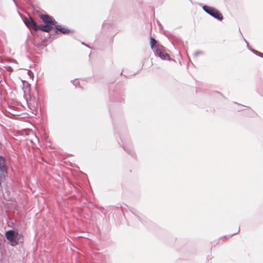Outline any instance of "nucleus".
I'll return each mask as SVG.
<instances>
[{
    "label": "nucleus",
    "mask_w": 263,
    "mask_h": 263,
    "mask_svg": "<svg viewBox=\"0 0 263 263\" xmlns=\"http://www.w3.org/2000/svg\"><path fill=\"white\" fill-rule=\"evenodd\" d=\"M156 41L153 38L151 39V47L154 51L155 54L160 58L162 60L166 59H170V55L167 53L164 52L163 47L161 46L156 45Z\"/></svg>",
    "instance_id": "nucleus-1"
},
{
    "label": "nucleus",
    "mask_w": 263,
    "mask_h": 263,
    "mask_svg": "<svg viewBox=\"0 0 263 263\" xmlns=\"http://www.w3.org/2000/svg\"><path fill=\"white\" fill-rule=\"evenodd\" d=\"M73 85H74L76 86V87H77V85L79 84V82L78 80H75L73 81Z\"/></svg>",
    "instance_id": "nucleus-10"
},
{
    "label": "nucleus",
    "mask_w": 263,
    "mask_h": 263,
    "mask_svg": "<svg viewBox=\"0 0 263 263\" xmlns=\"http://www.w3.org/2000/svg\"><path fill=\"white\" fill-rule=\"evenodd\" d=\"M51 27L48 25L46 24L45 25H41L40 26H38L37 27V30H40L45 32H48L51 30Z\"/></svg>",
    "instance_id": "nucleus-8"
},
{
    "label": "nucleus",
    "mask_w": 263,
    "mask_h": 263,
    "mask_svg": "<svg viewBox=\"0 0 263 263\" xmlns=\"http://www.w3.org/2000/svg\"><path fill=\"white\" fill-rule=\"evenodd\" d=\"M245 42L247 44V45H248V43L247 42V41L246 40H245Z\"/></svg>",
    "instance_id": "nucleus-13"
},
{
    "label": "nucleus",
    "mask_w": 263,
    "mask_h": 263,
    "mask_svg": "<svg viewBox=\"0 0 263 263\" xmlns=\"http://www.w3.org/2000/svg\"><path fill=\"white\" fill-rule=\"evenodd\" d=\"M24 22L28 28L31 27L35 31H37V25L31 17L29 16V17L26 18Z\"/></svg>",
    "instance_id": "nucleus-6"
},
{
    "label": "nucleus",
    "mask_w": 263,
    "mask_h": 263,
    "mask_svg": "<svg viewBox=\"0 0 263 263\" xmlns=\"http://www.w3.org/2000/svg\"><path fill=\"white\" fill-rule=\"evenodd\" d=\"M82 44L85 45V46H87V45L86 44H84V43H82Z\"/></svg>",
    "instance_id": "nucleus-12"
},
{
    "label": "nucleus",
    "mask_w": 263,
    "mask_h": 263,
    "mask_svg": "<svg viewBox=\"0 0 263 263\" xmlns=\"http://www.w3.org/2000/svg\"><path fill=\"white\" fill-rule=\"evenodd\" d=\"M23 83V87L22 89L24 91L25 96L27 98V97L30 96V89L31 86L30 84H29L27 82L25 81H22Z\"/></svg>",
    "instance_id": "nucleus-7"
},
{
    "label": "nucleus",
    "mask_w": 263,
    "mask_h": 263,
    "mask_svg": "<svg viewBox=\"0 0 263 263\" xmlns=\"http://www.w3.org/2000/svg\"><path fill=\"white\" fill-rule=\"evenodd\" d=\"M5 236L7 240L10 242L11 245L15 246L17 243L16 239L18 238V236H21V235L17 232L9 230L6 232Z\"/></svg>",
    "instance_id": "nucleus-3"
},
{
    "label": "nucleus",
    "mask_w": 263,
    "mask_h": 263,
    "mask_svg": "<svg viewBox=\"0 0 263 263\" xmlns=\"http://www.w3.org/2000/svg\"><path fill=\"white\" fill-rule=\"evenodd\" d=\"M40 17L44 23L48 24L49 26L54 25L57 23V22L52 17L47 14H42Z\"/></svg>",
    "instance_id": "nucleus-5"
},
{
    "label": "nucleus",
    "mask_w": 263,
    "mask_h": 263,
    "mask_svg": "<svg viewBox=\"0 0 263 263\" xmlns=\"http://www.w3.org/2000/svg\"><path fill=\"white\" fill-rule=\"evenodd\" d=\"M55 28L64 34H68L70 32L69 29L62 27L61 25H57Z\"/></svg>",
    "instance_id": "nucleus-9"
},
{
    "label": "nucleus",
    "mask_w": 263,
    "mask_h": 263,
    "mask_svg": "<svg viewBox=\"0 0 263 263\" xmlns=\"http://www.w3.org/2000/svg\"><path fill=\"white\" fill-rule=\"evenodd\" d=\"M202 9L205 12L215 18L217 19L219 21H221L223 19L222 14L217 9L214 7L204 5L202 6Z\"/></svg>",
    "instance_id": "nucleus-2"
},
{
    "label": "nucleus",
    "mask_w": 263,
    "mask_h": 263,
    "mask_svg": "<svg viewBox=\"0 0 263 263\" xmlns=\"http://www.w3.org/2000/svg\"><path fill=\"white\" fill-rule=\"evenodd\" d=\"M7 173L5 159L3 157L0 156V185L5 179V175Z\"/></svg>",
    "instance_id": "nucleus-4"
},
{
    "label": "nucleus",
    "mask_w": 263,
    "mask_h": 263,
    "mask_svg": "<svg viewBox=\"0 0 263 263\" xmlns=\"http://www.w3.org/2000/svg\"><path fill=\"white\" fill-rule=\"evenodd\" d=\"M198 54V52L196 53L195 55H197Z\"/></svg>",
    "instance_id": "nucleus-14"
},
{
    "label": "nucleus",
    "mask_w": 263,
    "mask_h": 263,
    "mask_svg": "<svg viewBox=\"0 0 263 263\" xmlns=\"http://www.w3.org/2000/svg\"><path fill=\"white\" fill-rule=\"evenodd\" d=\"M252 51L255 54H257V55H260L261 54H262V53L255 50H252Z\"/></svg>",
    "instance_id": "nucleus-11"
}]
</instances>
